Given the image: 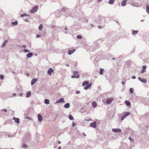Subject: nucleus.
Here are the masks:
<instances>
[{"label": "nucleus", "instance_id": "1", "mask_svg": "<svg viewBox=\"0 0 149 149\" xmlns=\"http://www.w3.org/2000/svg\"><path fill=\"white\" fill-rule=\"evenodd\" d=\"M88 82L87 81H84L83 84L82 85L83 86H86L84 87V89L85 90H86L89 88L91 86V84H88Z\"/></svg>", "mask_w": 149, "mask_h": 149}, {"label": "nucleus", "instance_id": "2", "mask_svg": "<svg viewBox=\"0 0 149 149\" xmlns=\"http://www.w3.org/2000/svg\"><path fill=\"white\" fill-rule=\"evenodd\" d=\"M74 75H72L71 77L72 78H78L79 77V75L78 74V72L75 71H74L73 72Z\"/></svg>", "mask_w": 149, "mask_h": 149}, {"label": "nucleus", "instance_id": "3", "mask_svg": "<svg viewBox=\"0 0 149 149\" xmlns=\"http://www.w3.org/2000/svg\"><path fill=\"white\" fill-rule=\"evenodd\" d=\"M130 114V112H126L125 114L122 116L121 117V120H123L126 117H127V116L129 115Z\"/></svg>", "mask_w": 149, "mask_h": 149}, {"label": "nucleus", "instance_id": "4", "mask_svg": "<svg viewBox=\"0 0 149 149\" xmlns=\"http://www.w3.org/2000/svg\"><path fill=\"white\" fill-rule=\"evenodd\" d=\"M38 9V6H36L31 10L30 12L31 13H33L37 10Z\"/></svg>", "mask_w": 149, "mask_h": 149}, {"label": "nucleus", "instance_id": "5", "mask_svg": "<svg viewBox=\"0 0 149 149\" xmlns=\"http://www.w3.org/2000/svg\"><path fill=\"white\" fill-rule=\"evenodd\" d=\"M54 72V70L52 68H49L48 71V73L50 75H51V73Z\"/></svg>", "mask_w": 149, "mask_h": 149}, {"label": "nucleus", "instance_id": "6", "mask_svg": "<svg viewBox=\"0 0 149 149\" xmlns=\"http://www.w3.org/2000/svg\"><path fill=\"white\" fill-rule=\"evenodd\" d=\"M65 102L64 100V99L63 98H61L59 99L58 100H57L56 103H59L60 102Z\"/></svg>", "mask_w": 149, "mask_h": 149}, {"label": "nucleus", "instance_id": "7", "mask_svg": "<svg viewBox=\"0 0 149 149\" xmlns=\"http://www.w3.org/2000/svg\"><path fill=\"white\" fill-rule=\"evenodd\" d=\"M38 119L39 121L41 122L42 120V118L41 115L40 114H38Z\"/></svg>", "mask_w": 149, "mask_h": 149}, {"label": "nucleus", "instance_id": "8", "mask_svg": "<svg viewBox=\"0 0 149 149\" xmlns=\"http://www.w3.org/2000/svg\"><path fill=\"white\" fill-rule=\"evenodd\" d=\"M112 131L113 132H120L121 131V130L120 129H113L112 130Z\"/></svg>", "mask_w": 149, "mask_h": 149}, {"label": "nucleus", "instance_id": "9", "mask_svg": "<svg viewBox=\"0 0 149 149\" xmlns=\"http://www.w3.org/2000/svg\"><path fill=\"white\" fill-rule=\"evenodd\" d=\"M13 119L15 120V122L17 123H19V118H13Z\"/></svg>", "mask_w": 149, "mask_h": 149}, {"label": "nucleus", "instance_id": "10", "mask_svg": "<svg viewBox=\"0 0 149 149\" xmlns=\"http://www.w3.org/2000/svg\"><path fill=\"white\" fill-rule=\"evenodd\" d=\"M138 79L140 81L142 82L146 83L147 82V81L146 79H142L140 77L138 78Z\"/></svg>", "mask_w": 149, "mask_h": 149}, {"label": "nucleus", "instance_id": "11", "mask_svg": "<svg viewBox=\"0 0 149 149\" xmlns=\"http://www.w3.org/2000/svg\"><path fill=\"white\" fill-rule=\"evenodd\" d=\"M75 50H76L75 49H73L72 50H70L68 51V54L69 55H71L73 53Z\"/></svg>", "mask_w": 149, "mask_h": 149}, {"label": "nucleus", "instance_id": "12", "mask_svg": "<svg viewBox=\"0 0 149 149\" xmlns=\"http://www.w3.org/2000/svg\"><path fill=\"white\" fill-rule=\"evenodd\" d=\"M146 66H143V70L141 71V73H143L145 72L146 70Z\"/></svg>", "mask_w": 149, "mask_h": 149}, {"label": "nucleus", "instance_id": "13", "mask_svg": "<svg viewBox=\"0 0 149 149\" xmlns=\"http://www.w3.org/2000/svg\"><path fill=\"white\" fill-rule=\"evenodd\" d=\"M37 81V79H32L31 81V84L32 85H33L35 82H36Z\"/></svg>", "mask_w": 149, "mask_h": 149}, {"label": "nucleus", "instance_id": "14", "mask_svg": "<svg viewBox=\"0 0 149 149\" xmlns=\"http://www.w3.org/2000/svg\"><path fill=\"white\" fill-rule=\"evenodd\" d=\"M127 0H124L122 2L121 5L123 6H124L126 5V2Z\"/></svg>", "mask_w": 149, "mask_h": 149}, {"label": "nucleus", "instance_id": "15", "mask_svg": "<svg viewBox=\"0 0 149 149\" xmlns=\"http://www.w3.org/2000/svg\"><path fill=\"white\" fill-rule=\"evenodd\" d=\"M70 107V104L69 103H67L65 105L64 107L66 108H68Z\"/></svg>", "mask_w": 149, "mask_h": 149}, {"label": "nucleus", "instance_id": "16", "mask_svg": "<svg viewBox=\"0 0 149 149\" xmlns=\"http://www.w3.org/2000/svg\"><path fill=\"white\" fill-rule=\"evenodd\" d=\"M113 99H108L107 100L106 102V103L107 104H109L111 103V102L112 101Z\"/></svg>", "mask_w": 149, "mask_h": 149}, {"label": "nucleus", "instance_id": "17", "mask_svg": "<svg viewBox=\"0 0 149 149\" xmlns=\"http://www.w3.org/2000/svg\"><path fill=\"white\" fill-rule=\"evenodd\" d=\"M31 95V92L30 91L26 93V97H29Z\"/></svg>", "mask_w": 149, "mask_h": 149}, {"label": "nucleus", "instance_id": "18", "mask_svg": "<svg viewBox=\"0 0 149 149\" xmlns=\"http://www.w3.org/2000/svg\"><path fill=\"white\" fill-rule=\"evenodd\" d=\"M138 32V31H135V30H133L132 31V34L133 35L136 34Z\"/></svg>", "mask_w": 149, "mask_h": 149}, {"label": "nucleus", "instance_id": "19", "mask_svg": "<svg viewBox=\"0 0 149 149\" xmlns=\"http://www.w3.org/2000/svg\"><path fill=\"white\" fill-rule=\"evenodd\" d=\"M32 56V54L31 53H28L27 55V56L28 58H30Z\"/></svg>", "mask_w": 149, "mask_h": 149}, {"label": "nucleus", "instance_id": "20", "mask_svg": "<svg viewBox=\"0 0 149 149\" xmlns=\"http://www.w3.org/2000/svg\"><path fill=\"white\" fill-rule=\"evenodd\" d=\"M125 103L127 105V106H130V102L126 100L125 101Z\"/></svg>", "mask_w": 149, "mask_h": 149}, {"label": "nucleus", "instance_id": "21", "mask_svg": "<svg viewBox=\"0 0 149 149\" xmlns=\"http://www.w3.org/2000/svg\"><path fill=\"white\" fill-rule=\"evenodd\" d=\"M45 103L46 104H48L49 103V101L48 100L45 99L44 101Z\"/></svg>", "mask_w": 149, "mask_h": 149}, {"label": "nucleus", "instance_id": "22", "mask_svg": "<svg viewBox=\"0 0 149 149\" xmlns=\"http://www.w3.org/2000/svg\"><path fill=\"white\" fill-rule=\"evenodd\" d=\"M68 117L70 120H74V118L71 115H69Z\"/></svg>", "mask_w": 149, "mask_h": 149}, {"label": "nucleus", "instance_id": "23", "mask_svg": "<svg viewBox=\"0 0 149 149\" xmlns=\"http://www.w3.org/2000/svg\"><path fill=\"white\" fill-rule=\"evenodd\" d=\"M115 0H110L109 1V3L110 4H112L113 3Z\"/></svg>", "mask_w": 149, "mask_h": 149}, {"label": "nucleus", "instance_id": "24", "mask_svg": "<svg viewBox=\"0 0 149 149\" xmlns=\"http://www.w3.org/2000/svg\"><path fill=\"white\" fill-rule=\"evenodd\" d=\"M12 24L13 25H17V22L16 21L15 22H12Z\"/></svg>", "mask_w": 149, "mask_h": 149}, {"label": "nucleus", "instance_id": "25", "mask_svg": "<svg viewBox=\"0 0 149 149\" xmlns=\"http://www.w3.org/2000/svg\"><path fill=\"white\" fill-rule=\"evenodd\" d=\"M146 11L149 14V5L147 6L146 8Z\"/></svg>", "mask_w": 149, "mask_h": 149}, {"label": "nucleus", "instance_id": "26", "mask_svg": "<svg viewBox=\"0 0 149 149\" xmlns=\"http://www.w3.org/2000/svg\"><path fill=\"white\" fill-rule=\"evenodd\" d=\"M103 69L101 68L100 69V74H103Z\"/></svg>", "mask_w": 149, "mask_h": 149}, {"label": "nucleus", "instance_id": "27", "mask_svg": "<svg viewBox=\"0 0 149 149\" xmlns=\"http://www.w3.org/2000/svg\"><path fill=\"white\" fill-rule=\"evenodd\" d=\"M42 28V24H40L39 27V29L40 30H41Z\"/></svg>", "mask_w": 149, "mask_h": 149}, {"label": "nucleus", "instance_id": "28", "mask_svg": "<svg viewBox=\"0 0 149 149\" xmlns=\"http://www.w3.org/2000/svg\"><path fill=\"white\" fill-rule=\"evenodd\" d=\"M130 91L131 93H133V90L132 88H131L130 89Z\"/></svg>", "mask_w": 149, "mask_h": 149}, {"label": "nucleus", "instance_id": "29", "mask_svg": "<svg viewBox=\"0 0 149 149\" xmlns=\"http://www.w3.org/2000/svg\"><path fill=\"white\" fill-rule=\"evenodd\" d=\"M77 37L78 38V39H81L82 38V37L81 36H80V35H78L77 36Z\"/></svg>", "mask_w": 149, "mask_h": 149}, {"label": "nucleus", "instance_id": "30", "mask_svg": "<svg viewBox=\"0 0 149 149\" xmlns=\"http://www.w3.org/2000/svg\"><path fill=\"white\" fill-rule=\"evenodd\" d=\"M96 122H94V128L96 127Z\"/></svg>", "mask_w": 149, "mask_h": 149}, {"label": "nucleus", "instance_id": "31", "mask_svg": "<svg viewBox=\"0 0 149 149\" xmlns=\"http://www.w3.org/2000/svg\"><path fill=\"white\" fill-rule=\"evenodd\" d=\"M0 77L1 79H3L4 78V76L3 75H1L0 76Z\"/></svg>", "mask_w": 149, "mask_h": 149}, {"label": "nucleus", "instance_id": "32", "mask_svg": "<svg viewBox=\"0 0 149 149\" xmlns=\"http://www.w3.org/2000/svg\"><path fill=\"white\" fill-rule=\"evenodd\" d=\"M97 106V104L95 102H94V107H96Z\"/></svg>", "mask_w": 149, "mask_h": 149}, {"label": "nucleus", "instance_id": "33", "mask_svg": "<svg viewBox=\"0 0 149 149\" xmlns=\"http://www.w3.org/2000/svg\"><path fill=\"white\" fill-rule=\"evenodd\" d=\"M23 148H26L27 147V145L25 144H24L23 145Z\"/></svg>", "mask_w": 149, "mask_h": 149}, {"label": "nucleus", "instance_id": "34", "mask_svg": "<svg viewBox=\"0 0 149 149\" xmlns=\"http://www.w3.org/2000/svg\"><path fill=\"white\" fill-rule=\"evenodd\" d=\"M24 52H29V51L28 50V49H25L24 50Z\"/></svg>", "mask_w": 149, "mask_h": 149}, {"label": "nucleus", "instance_id": "35", "mask_svg": "<svg viewBox=\"0 0 149 149\" xmlns=\"http://www.w3.org/2000/svg\"><path fill=\"white\" fill-rule=\"evenodd\" d=\"M1 111H3L5 112H7V110L6 109H3L1 110Z\"/></svg>", "mask_w": 149, "mask_h": 149}, {"label": "nucleus", "instance_id": "36", "mask_svg": "<svg viewBox=\"0 0 149 149\" xmlns=\"http://www.w3.org/2000/svg\"><path fill=\"white\" fill-rule=\"evenodd\" d=\"M6 44L5 43L3 42L2 47H4L5 46Z\"/></svg>", "mask_w": 149, "mask_h": 149}, {"label": "nucleus", "instance_id": "37", "mask_svg": "<svg viewBox=\"0 0 149 149\" xmlns=\"http://www.w3.org/2000/svg\"><path fill=\"white\" fill-rule=\"evenodd\" d=\"M90 125L91 127H93V123H91V124Z\"/></svg>", "mask_w": 149, "mask_h": 149}, {"label": "nucleus", "instance_id": "38", "mask_svg": "<svg viewBox=\"0 0 149 149\" xmlns=\"http://www.w3.org/2000/svg\"><path fill=\"white\" fill-rule=\"evenodd\" d=\"M76 124L75 123H73L72 124V126L74 127V126H75V125H76Z\"/></svg>", "mask_w": 149, "mask_h": 149}, {"label": "nucleus", "instance_id": "39", "mask_svg": "<svg viewBox=\"0 0 149 149\" xmlns=\"http://www.w3.org/2000/svg\"><path fill=\"white\" fill-rule=\"evenodd\" d=\"M25 14H22L21 15V16L22 17H24L25 16Z\"/></svg>", "mask_w": 149, "mask_h": 149}, {"label": "nucleus", "instance_id": "40", "mask_svg": "<svg viewBox=\"0 0 149 149\" xmlns=\"http://www.w3.org/2000/svg\"><path fill=\"white\" fill-rule=\"evenodd\" d=\"M25 118H27L29 120H31V118L29 117H26Z\"/></svg>", "mask_w": 149, "mask_h": 149}, {"label": "nucleus", "instance_id": "41", "mask_svg": "<svg viewBox=\"0 0 149 149\" xmlns=\"http://www.w3.org/2000/svg\"><path fill=\"white\" fill-rule=\"evenodd\" d=\"M37 38H39L40 37V35H37L36 36Z\"/></svg>", "mask_w": 149, "mask_h": 149}, {"label": "nucleus", "instance_id": "42", "mask_svg": "<svg viewBox=\"0 0 149 149\" xmlns=\"http://www.w3.org/2000/svg\"><path fill=\"white\" fill-rule=\"evenodd\" d=\"M8 40H6L4 42L6 44L8 42Z\"/></svg>", "mask_w": 149, "mask_h": 149}, {"label": "nucleus", "instance_id": "43", "mask_svg": "<svg viewBox=\"0 0 149 149\" xmlns=\"http://www.w3.org/2000/svg\"><path fill=\"white\" fill-rule=\"evenodd\" d=\"M65 10V8H62V9L61 10L62 11H64Z\"/></svg>", "mask_w": 149, "mask_h": 149}, {"label": "nucleus", "instance_id": "44", "mask_svg": "<svg viewBox=\"0 0 149 149\" xmlns=\"http://www.w3.org/2000/svg\"><path fill=\"white\" fill-rule=\"evenodd\" d=\"M129 139L131 140V141H132L133 140H132V138L131 137H129Z\"/></svg>", "mask_w": 149, "mask_h": 149}, {"label": "nucleus", "instance_id": "45", "mask_svg": "<svg viewBox=\"0 0 149 149\" xmlns=\"http://www.w3.org/2000/svg\"><path fill=\"white\" fill-rule=\"evenodd\" d=\"M23 47L24 48H26V46L25 45H23Z\"/></svg>", "mask_w": 149, "mask_h": 149}, {"label": "nucleus", "instance_id": "46", "mask_svg": "<svg viewBox=\"0 0 149 149\" xmlns=\"http://www.w3.org/2000/svg\"><path fill=\"white\" fill-rule=\"evenodd\" d=\"M132 77L133 79H135V76H132Z\"/></svg>", "mask_w": 149, "mask_h": 149}, {"label": "nucleus", "instance_id": "47", "mask_svg": "<svg viewBox=\"0 0 149 149\" xmlns=\"http://www.w3.org/2000/svg\"><path fill=\"white\" fill-rule=\"evenodd\" d=\"M98 27L100 29H101V27L100 26H98Z\"/></svg>", "mask_w": 149, "mask_h": 149}, {"label": "nucleus", "instance_id": "48", "mask_svg": "<svg viewBox=\"0 0 149 149\" xmlns=\"http://www.w3.org/2000/svg\"><path fill=\"white\" fill-rule=\"evenodd\" d=\"M122 84H123V85H124V82L122 81Z\"/></svg>", "mask_w": 149, "mask_h": 149}, {"label": "nucleus", "instance_id": "49", "mask_svg": "<svg viewBox=\"0 0 149 149\" xmlns=\"http://www.w3.org/2000/svg\"><path fill=\"white\" fill-rule=\"evenodd\" d=\"M79 93V92L78 91H76V93L77 94H78Z\"/></svg>", "mask_w": 149, "mask_h": 149}, {"label": "nucleus", "instance_id": "50", "mask_svg": "<svg viewBox=\"0 0 149 149\" xmlns=\"http://www.w3.org/2000/svg\"><path fill=\"white\" fill-rule=\"evenodd\" d=\"M13 95L14 96H15V95H16V94L15 93H14V94H13Z\"/></svg>", "mask_w": 149, "mask_h": 149}, {"label": "nucleus", "instance_id": "51", "mask_svg": "<svg viewBox=\"0 0 149 149\" xmlns=\"http://www.w3.org/2000/svg\"><path fill=\"white\" fill-rule=\"evenodd\" d=\"M61 147H59L58 149H61Z\"/></svg>", "mask_w": 149, "mask_h": 149}, {"label": "nucleus", "instance_id": "52", "mask_svg": "<svg viewBox=\"0 0 149 149\" xmlns=\"http://www.w3.org/2000/svg\"><path fill=\"white\" fill-rule=\"evenodd\" d=\"M65 30H67V28L66 27L65 28Z\"/></svg>", "mask_w": 149, "mask_h": 149}, {"label": "nucleus", "instance_id": "53", "mask_svg": "<svg viewBox=\"0 0 149 149\" xmlns=\"http://www.w3.org/2000/svg\"><path fill=\"white\" fill-rule=\"evenodd\" d=\"M58 143H59V144H60V143H61V142H58Z\"/></svg>", "mask_w": 149, "mask_h": 149}, {"label": "nucleus", "instance_id": "54", "mask_svg": "<svg viewBox=\"0 0 149 149\" xmlns=\"http://www.w3.org/2000/svg\"><path fill=\"white\" fill-rule=\"evenodd\" d=\"M92 104L93 105V102H92Z\"/></svg>", "mask_w": 149, "mask_h": 149}, {"label": "nucleus", "instance_id": "55", "mask_svg": "<svg viewBox=\"0 0 149 149\" xmlns=\"http://www.w3.org/2000/svg\"><path fill=\"white\" fill-rule=\"evenodd\" d=\"M99 1H101L102 0H98Z\"/></svg>", "mask_w": 149, "mask_h": 149}, {"label": "nucleus", "instance_id": "56", "mask_svg": "<svg viewBox=\"0 0 149 149\" xmlns=\"http://www.w3.org/2000/svg\"><path fill=\"white\" fill-rule=\"evenodd\" d=\"M11 149H14L13 148H11Z\"/></svg>", "mask_w": 149, "mask_h": 149}]
</instances>
